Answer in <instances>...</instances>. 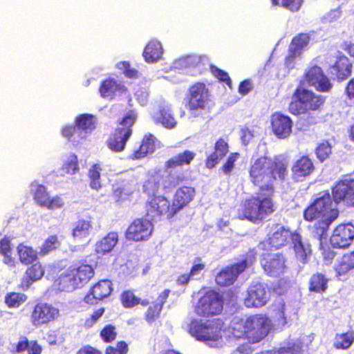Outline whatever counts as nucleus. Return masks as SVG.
<instances>
[{"label": "nucleus", "instance_id": "nucleus-20", "mask_svg": "<svg viewBox=\"0 0 354 354\" xmlns=\"http://www.w3.org/2000/svg\"><path fill=\"white\" fill-rule=\"evenodd\" d=\"M270 127L277 138L285 139L292 133V120L288 115L277 111L270 116Z\"/></svg>", "mask_w": 354, "mask_h": 354}, {"label": "nucleus", "instance_id": "nucleus-28", "mask_svg": "<svg viewBox=\"0 0 354 354\" xmlns=\"http://www.w3.org/2000/svg\"><path fill=\"white\" fill-rule=\"evenodd\" d=\"M93 230V218L91 216H87L79 218L74 223L71 234L75 241L83 242L89 239Z\"/></svg>", "mask_w": 354, "mask_h": 354}, {"label": "nucleus", "instance_id": "nucleus-12", "mask_svg": "<svg viewBox=\"0 0 354 354\" xmlns=\"http://www.w3.org/2000/svg\"><path fill=\"white\" fill-rule=\"evenodd\" d=\"M145 216L151 221L160 219L165 216L171 219L176 214L170 201L163 196H151L145 202Z\"/></svg>", "mask_w": 354, "mask_h": 354}, {"label": "nucleus", "instance_id": "nucleus-63", "mask_svg": "<svg viewBox=\"0 0 354 354\" xmlns=\"http://www.w3.org/2000/svg\"><path fill=\"white\" fill-rule=\"evenodd\" d=\"M344 94L346 99L354 100V77L351 78L346 83L344 88Z\"/></svg>", "mask_w": 354, "mask_h": 354}, {"label": "nucleus", "instance_id": "nucleus-49", "mask_svg": "<svg viewBox=\"0 0 354 354\" xmlns=\"http://www.w3.org/2000/svg\"><path fill=\"white\" fill-rule=\"evenodd\" d=\"M315 153L317 159L322 162L328 159L331 154L332 145L328 140H324L317 145Z\"/></svg>", "mask_w": 354, "mask_h": 354}, {"label": "nucleus", "instance_id": "nucleus-10", "mask_svg": "<svg viewBox=\"0 0 354 354\" xmlns=\"http://www.w3.org/2000/svg\"><path fill=\"white\" fill-rule=\"evenodd\" d=\"M223 310L222 295L214 290H208L198 299L194 313L201 317H209L220 315Z\"/></svg>", "mask_w": 354, "mask_h": 354}, {"label": "nucleus", "instance_id": "nucleus-53", "mask_svg": "<svg viewBox=\"0 0 354 354\" xmlns=\"http://www.w3.org/2000/svg\"><path fill=\"white\" fill-rule=\"evenodd\" d=\"M240 158L239 152H232L227 156L225 162L222 165L220 170L225 175L230 176L234 168L236 161Z\"/></svg>", "mask_w": 354, "mask_h": 354}, {"label": "nucleus", "instance_id": "nucleus-40", "mask_svg": "<svg viewBox=\"0 0 354 354\" xmlns=\"http://www.w3.org/2000/svg\"><path fill=\"white\" fill-rule=\"evenodd\" d=\"M75 122L86 137L87 133H91L96 127L95 116L88 113H82L77 116Z\"/></svg>", "mask_w": 354, "mask_h": 354}, {"label": "nucleus", "instance_id": "nucleus-29", "mask_svg": "<svg viewBox=\"0 0 354 354\" xmlns=\"http://www.w3.org/2000/svg\"><path fill=\"white\" fill-rule=\"evenodd\" d=\"M170 293L169 289H165L158 296L157 299L151 303L145 313V319L149 324H152L160 317L164 304L167 302Z\"/></svg>", "mask_w": 354, "mask_h": 354}, {"label": "nucleus", "instance_id": "nucleus-14", "mask_svg": "<svg viewBox=\"0 0 354 354\" xmlns=\"http://www.w3.org/2000/svg\"><path fill=\"white\" fill-rule=\"evenodd\" d=\"M153 231V224L151 220L146 218H137L129 225L124 234L129 241L141 242L149 240Z\"/></svg>", "mask_w": 354, "mask_h": 354}, {"label": "nucleus", "instance_id": "nucleus-13", "mask_svg": "<svg viewBox=\"0 0 354 354\" xmlns=\"http://www.w3.org/2000/svg\"><path fill=\"white\" fill-rule=\"evenodd\" d=\"M59 316V310L53 304L39 301L36 303L30 313L29 320L36 327L48 326Z\"/></svg>", "mask_w": 354, "mask_h": 354}, {"label": "nucleus", "instance_id": "nucleus-51", "mask_svg": "<svg viewBox=\"0 0 354 354\" xmlns=\"http://www.w3.org/2000/svg\"><path fill=\"white\" fill-rule=\"evenodd\" d=\"M310 41V35L308 33H299L295 36L290 43V47L301 53L302 49L307 46Z\"/></svg>", "mask_w": 354, "mask_h": 354}, {"label": "nucleus", "instance_id": "nucleus-25", "mask_svg": "<svg viewBox=\"0 0 354 354\" xmlns=\"http://www.w3.org/2000/svg\"><path fill=\"white\" fill-rule=\"evenodd\" d=\"M156 137L152 133L145 134L140 140L139 147L128 156V159L140 160L153 153L156 150Z\"/></svg>", "mask_w": 354, "mask_h": 354}, {"label": "nucleus", "instance_id": "nucleus-32", "mask_svg": "<svg viewBox=\"0 0 354 354\" xmlns=\"http://www.w3.org/2000/svg\"><path fill=\"white\" fill-rule=\"evenodd\" d=\"M196 157V153L186 149L168 159L164 165L166 170L189 165Z\"/></svg>", "mask_w": 354, "mask_h": 354}, {"label": "nucleus", "instance_id": "nucleus-42", "mask_svg": "<svg viewBox=\"0 0 354 354\" xmlns=\"http://www.w3.org/2000/svg\"><path fill=\"white\" fill-rule=\"evenodd\" d=\"M272 319L275 325L283 327L287 324V316L286 314V305L282 301L272 304Z\"/></svg>", "mask_w": 354, "mask_h": 354}, {"label": "nucleus", "instance_id": "nucleus-43", "mask_svg": "<svg viewBox=\"0 0 354 354\" xmlns=\"http://www.w3.org/2000/svg\"><path fill=\"white\" fill-rule=\"evenodd\" d=\"M17 249L19 260L22 263L28 265L37 260V252L32 247L20 243Z\"/></svg>", "mask_w": 354, "mask_h": 354}, {"label": "nucleus", "instance_id": "nucleus-22", "mask_svg": "<svg viewBox=\"0 0 354 354\" xmlns=\"http://www.w3.org/2000/svg\"><path fill=\"white\" fill-rule=\"evenodd\" d=\"M333 268L337 280H348L351 276L352 270H354V250L343 254Z\"/></svg>", "mask_w": 354, "mask_h": 354}, {"label": "nucleus", "instance_id": "nucleus-6", "mask_svg": "<svg viewBox=\"0 0 354 354\" xmlns=\"http://www.w3.org/2000/svg\"><path fill=\"white\" fill-rule=\"evenodd\" d=\"M137 120L134 110L128 111L117 122V127L106 141L108 148L113 152H122L133 135V128Z\"/></svg>", "mask_w": 354, "mask_h": 354}, {"label": "nucleus", "instance_id": "nucleus-47", "mask_svg": "<svg viewBox=\"0 0 354 354\" xmlns=\"http://www.w3.org/2000/svg\"><path fill=\"white\" fill-rule=\"evenodd\" d=\"M61 241L57 235L53 234L48 236L39 248V254L41 256L46 255L50 252L56 250L59 248Z\"/></svg>", "mask_w": 354, "mask_h": 354}, {"label": "nucleus", "instance_id": "nucleus-4", "mask_svg": "<svg viewBox=\"0 0 354 354\" xmlns=\"http://www.w3.org/2000/svg\"><path fill=\"white\" fill-rule=\"evenodd\" d=\"M94 274L91 265L86 261H75L59 270L54 286L60 291L72 292L86 285Z\"/></svg>", "mask_w": 354, "mask_h": 354}, {"label": "nucleus", "instance_id": "nucleus-59", "mask_svg": "<svg viewBox=\"0 0 354 354\" xmlns=\"http://www.w3.org/2000/svg\"><path fill=\"white\" fill-rule=\"evenodd\" d=\"M206 268V264L204 261L201 260V258H196L193 265L192 266L189 273L192 276V277L201 274L202 271H203Z\"/></svg>", "mask_w": 354, "mask_h": 354}, {"label": "nucleus", "instance_id": "nucleus-57", "mask_svg": "<svg viewBox=\"0 0 354 354\" xmlns=\"http://www.w3.org/2000/svg\"><path fill=\"white\" fill-rule=\"evenodd\" d=\"M212 73L221 82L226 84L230 88H232V80L227 72L220 69L216 66L211 68Z\"/></svg>", "mask_w": 354, "mask_h": 354}, {"label": "nucleus", "instance_id": "nucleus-8", "mask_svg": "<svg viewBox=\"0 0 354 354\" xmlns=\"http://www.w3.org/2000/svg\"><path fill=\"white\" fill-rule=\"evenodd\" d=\"M223 322L221 319L203 322L194 319L188 326V332L197 340L209 344H216L223 337Z\"/></svg>", "mask_w": 354, "mask_h": 354}, {"label": "nucleus", "instance_id": "nucleus-24", "mask_svg": "<svg viewBox=\"0 0 354 354\" xmlns=\"http://www.w3.org/2000/svg\"><path fill=\"white\" fill-rule=\"evenodd\" d=\"M229 152L227 140L224 138H218L214 142L213 151L205 160V166L209 169L214 168Z\"/></svg>", "mask_w": 354, "mask_h": 354}, {"label": "nucleus", "instance_id": "nucleus-36", "mask_svg": "<svg viewBox=\"0 0 354 354\" xmlns=\"http://www.w3.org/2000/svg\"><path fill=\"white\" fill-rule=\"evenodd\" d=\"M17 353L26 352V354H41L42 346L36 339H28L26 336H21L15 346Z\"/></svg>", "mask_w": 354, "mask_h": 354}, {"label": "nucleus", "instance_id": "nucleus-41", "mask_svg": "<svg viewBox=\"0 0 354 354\" xmlns=\"http://www.w3.org/2000/svg\"><path fill=\"white\" fill-rule=\"evenodd\" d=\"M354 342V331L348 330L345 333H336L333 346L338 350H345L353 344Z\"/></svg>", "mask_w": 354, "mask_h": 354}, {"label": "nucleus", "instance_id": "nucleus-46", "mask_svg": "<svg viewBox=\"0 0 354 354\" xmlns=\"http://www.w3.org/2000/svg\"><path fill=\"white\" fill-rule=\"evenodd\" d=\"M102 167L100 164H94L88 171L89 186L91 189L98 191L101 189L100 172Z\"/></svg>", "mask_w": 354, "mask_h": 354}, {"label": "nucleus", "instance_id": "nucleus-9", "mask_svg": "<svg viewBox=\"0 0 354 354\" xmlns=\"http://www.w3.org/2000/svg\"><path fill=\"white\" fill-rule=\"evenodd\" d=\"M255 260L256 253L253 250L249 251L240 261L225 267L216 275V284L221 287L232 285L237 280L239 274L243 272Z\"/></svg>", "mask_w": 354, "mask_h": 354}, {"label": "nucleus", "instance_id": "nucleus-58", "mask_svg": "<svg viewBox=\"0 0 354 354\" xmlns=\"http://www.w3.org/2000/svg\"><path fill=\"white\" fill-rule=\"evenodd\" d=\"M104 308H100L93 311L90 317L85 319L84 326L85 328H91L104 313Z\"/></svg>", "mask_w": 354, "mask_h": 354}, {"label": "nucleus", "instance_id": "nucleus-45", "mask_svg": "<svg viewBox=\"0 0 354 354\" xmlns=\"http://www.w3.org/2000/svg\"><path fill=\"white\" fill-rule=\"evenodd\" d=\"M28 299V296L21 292H10L4 298L6 305L9 308H17Z\"/></svg>", "mask_w": 354, "mask_h": 354}, {"label": "nucleus", "instance_id": "nucleus-7", "mask_svg": "<svg viewBox=\"0 0 354 354\" xmlns=\"http://www.w3.org/2000/svg\"><path fill=\"white\" fill-rule=\"evenodd\" d=\"M184 100L185 106L192 117H202L204 113L209 112V88L204 82H196L189 86Z\"/></svg>", "mask_w": 354, "mask_h": 354}, {"label": "nucleus", "instance_id": "nucleus-60", "mask_svg": "<svg viewBox=\"0 0 354 354\" xmlns=\"http://www.w3.org/2000/svg\"><path fill=\"white\" fill-rule=\"evenodd\" d=\"M321 251L324 261L326 263H332L336 256V252L328 245L322 246Z\"/></svg>", "mask_w": 354, "mask_h": 354}, {"label": "nucleus", "instance_id": "nucleus-16", "mask_svg": "<svg viewBox=\"0 0 354 354\" xmlns=\"http://www.w3.org/2000/svg\"><path fill=\"white\" fill-rule=\"evenodd\" d=\"M261 265L264 272L272 277H280L287 269L286 258L282 252L263 254Z\"/></svg>", "mask_w": 354, "mask_h": 354}, {"label": "nucleus", "instance_id": "nucleus-37", "mask_svg": "<svg viewBox=\"0 0 354 354\" xmlns=\"http://www.w3.org/2000/svg\"><path fill=\"white\" fill-rule=\"evenodd\" d=\"M118 241L116 232H109L104 237L95 243V250L97 254L104 255L111 252Z\"/></svg>", "mask_w": 354, "mask_h": 354}, {"label": "nucleus", "instance_id": "nucleus-15", "mask_svg": "<svg viewBox=\"0 0 354 354\" xmlns=\"http://www.w3.org/2000/svg\"><path fill=\"white\" fill-rule=\"evenodd\" d=\"M304 79L309 86L313 87L320 93H329L333 87V83L324 70L317 65L307 68L304 74Z\"/></svg>", "mask_w": 354, "mask_h": 354}, {"label": "nucleus", "instance_id": "nucleus-56", "mask_svg": "<svg viewBox=\"0 0 354 354\" xmlns=\"http://www.w3.org/2000/svg\"><path fill=\"white\" fill-rule=\"evenodd\" d=\"M129 346L127 343L121 340L117 342L115 346H108L105 349V354H127Z\"/></svg>", "mask_w": 354, "mask_h": 354}, {"label": "nucleus", "instance_id": "nucleus-38", "mask_svg": "<svg viewBox=\"0 0 354 354\" xmlns=\"http://www.w3.org/2000/svg\"><path fill=\"white\" fill-rule=\"evenodd\" d=\"M120 299L122 306L125 308H132L138 304L145 307L149 306L150 303L149 299H141L130 290L123 291L120 295Z\"/></svg>", "mask_w": 354, "mask_h": 354}, {"label": "nucleus", "instance_id": "nucleus-48", "mask_svg": "<svg viewBox=\"0 0 354 354\" xmlns=\"http://www.w3.org/2000/svg\"><path fill=\"white\" fill-rule=\"evenodd\" d=\"M303 351L302 342L297 339L281 346L277 351V354H303Z\"/></svg>", "mask_w": 354, "mask_h": 354}, {"label": "nucleus", "instance_id": "nucleus-39", "mask_svg": "<svg viewBox=\"0 0 354 354\" xmlns=\"http://www.w3.org/2000/svg\"><path fill=\"white\" fill-rule=\"evenodd\" d=\"M162 53L161 44L157 40H150L143 51V57L146 62L153 63L158 61Z\"/></svg>", "mask_w": 354, "mask_h": 354}, {"label": "nucleus", "instance_id": "nucleus-26", "mask_svg": "<svg viewBox=\"0 0 354 354\" xmlns=\"http://www.w3.org/2000/svg\"><path fill=\"white\" fill-rule=\"evenodd\" d=\"M196 194L195 188L192 186L183 185L178 188L172 199L174 212H179L191 203Z\"/></svg>", "mask_w": 354, "mask_h": 354}, {"label": "nucleus", "instance_id": "nucleus-33", "mask_svg": "<svg viewBox=\"0 0 354 354\" xmlns=\"http://www.w3.org/2000/svg\"><path fill=\"white\" fill-rule=\"evenodd\" d=\"M44 274L41 265L39 263H34L26 271L25 277L21 279L18 288L23 290L28 289L31 283L39 279Z\"/></svg>", "mask_w": 354, "mask_h": 354}, {"label": "nucleus", "instance_id": "nucleus-5", "mask_svg": "<svg viewBox=\"0 0 354 354\" xmlns=\"http://www.w3.org/2000/svg\"><path fill=\"white\" fill-rule=\"evenodd\" d=\"M326 100V97L324 95L299 86L292 93L288 111L295 115L307 114L311 111H319L322 109Z\"/></svg>", "mask_w": 354, "mask_h": 354}, {"label": "nucleus", "instance_id": "nucleus-31", "mask_svg": "<svg viewBox=\"0 0 354 354\" xmlns=\"http://www.w3.org/2000/svg\"><path fill=\"white\" fill-rule=\"evenodd\" d=\"M152 119L156 124H161L169 129H173L176 125V121L171 107L167 105L159 106L158 109L153 113Z\"/></svg>", "mask_w": 354, "mask_h": 354}, {"label": "nucleus", "instance_id": "nucleus-50", "mask_svg": "<svg viewBox=\"0 0 354 354\" xmlns=\"http://www.w3.org/2000/svg\"><path fill=\"white\" fill-rule=\"evenodd\" d=\"M274 6L282 7L291 12H297L302 6L304 0H271Z\"/></svg>", "mask_w": 354, "mask_h": 354}, {"label": "nucleus", "instance_id": "nucleus-55", "mask_svg": "<svg viewBox=\"0 0 354 354\" xmlns=\"http://www.w3.org/2000/svg\"><path fill=\"white\" fill-rule=\"evenodd\" d=\"M159 177L157 173L151 174L143 184L144 192H157L159 189Z\"/></svg>", "mask_w": 354, "mask_h": 354}, {"label": "nucleus", "instance_id": "nucleus-64", "mask_svg": "<svg viewBox=\"0 0 354 354\" xmlns=\"http://www.w3.org/2000/svg\"><path fill=\"white\" fill-rule=\"evenodd\" d=\"M75 354H102L97 348L86 344L80 348Z\"/></svg>", "mask_w": 354, "mask_h": 354}, {"label": "nucleus", "instance_id": "nucleus-17", "mask_svg": "<svg viewBox=\"0 0 354 354\" xmlns=\"http://www.w3.org/2000/svg\"><path fill=\"white\" fill-rule=\"evenodd\" d=\"M354 239V225L351 223L339 224L333 230L330 243L333 248H348Z\"/></svg>", "mask_w": 354, "mask_h": 354}, {"label": "nucleus", "instance_id": "nucleus-44", "mask_svg": "<svg viewBox=\"0 0 354 354\" xmlns=\"http://www.w3.org/2000/svg\"><path fill=\"white\" fill-rule=\"evenodd\" d=\"M62 135L68 140L71 142H79L85 138L84 133H82L77 124L73 125H66L61 130Z\"/></svg>", "mask_w": 354, "mask_h": 354}, {"label": "nucleus", "instance_id": "nucleus-27", "mask_svg": "<svg viewBox=\"0 0 354 354\" xmlns=\"http://www.w3.org/2000/svg\"><path fill=\"white\" fill-rule=\"evenodd\" d=\"M99 92L101 97L113 100L117 95L126 93L127 88L121 82H118V81L113 78L108 77L100 83Z\"/></svg>", "mask_w": 354, "mask_h": 354}, {"label": "nucleus", "instance_id": "nucleus-35", "mask_svg": "<svg viewBox=\"0 0 354 354\" xmlns=\"http://www.w3.org/2000/svg\"><path fill=\"white\" fill-rule=\"evenodd\" d=\"M329 278L324 274L316 272L311 274L308 280V291L323 294L328 288Z\"/></svg>", "mask_w": 354, "mask_h": 354}, {"label": "nucleus", "instance_id": "nucleus-21", "mask_svg": "<svg viewBox=\"0 0 354 354\" xmlns=\"http://www.w3.org/2000/svg\"><path fill=\"white\" fill-rule=\"evenodd\" d=\"M33 198L41 207L49 209H56L64 206V203L59 196L50 197L47 187L44 185H37L33 192Z\"/></svg>", "mask_w": 354, "mask_h": 354}, {"label": "nucleus", "instance_id": "nucleus-34", "mask_svg": "<svg viewBox=\"0 0 354 354\" xmlns=\"http://www.w3.org/2000/svg\"><path fill=\"white\" fill-rule=\"evenodd\" d=\"M295 255L303 263L307 262L308 257L311 254L310 245L302 241L299 233L293 232V236L291 241Z\"/></svg>", "mask_w": 354, "mask_h": 354}, {"label": "nucleus", "instance_id": "nucleus-2", "mask_svg": "<svg viewBox=\"0 0 354 354\" xmlns=\"http://www.w3.org/2000/svg\"><path fill=\"white\" fill-rule=\"evenodd\" d=\"M354 208V176H344L335 181L328 190L319 192L318 196L304 209V218L317 221L315 232L321 240L327 234L330 225L339 216V211L333 203Z\"/></svg>", "mask_w": 354, "mask_h": 354}, {"label": "nucleus", "instance_id": "nucleus-3", "mask_svg": "<svg viewBox=\"0 0 354 354\" xmlns=\"http://www.w3.org/2000/svg\"><path fill=\"white\" fill-rule=\"evenodd\" d=\"M231 336L236 340H245L253 344L260 342L269 333L270 319L261 313L253 314L245 317H234L230 324Z\"/></svg>", "mask_w": 354, "mask_h": 354}, {"label": "nucleus", "instance_id": "nucleus-62", "mask_svg": "<svg viewBox=\"0 0 354 354\" xmlns=\"http://www.w3.org/2000/svg\"><path fill=\"white\" fill-rule=\"evenodd\" d=\"M254 138L253 131L248 127L244 126L241 129V139L243 145H248Z\"/></svg>", "mask_w": 354, "mask_h": 354}, {"label": "nucleus", "instance_id": "nucleus-52", "mask_svg": "<svg viewBox=\"0 0 354 354\" xmlns=\"http://www.w3.org/2000/svg\"><path fill=\"white\" fill-rule=\"evenodd\" d=\"M62 169L64 174H75L79 170L77 157L75 153L69 155L64 161Z\"/></svg>", "mask_w": 354, "mask_h": 354}, {"label": "nucleus", "instance_id": "nucleus-11", "mask_svg": "<svg viewBox=\"0 0 354 354\" xmlns=\"http://www.w3.org/2000/svg\"><path fill=\"white\" fill-rule=\"evenodd\" d=\"M266 238L260 242L263 250H278L286 246L292 241L293 232L279 223H272L267 225Z\"/></svg>", "mask_w": 354, "mask_h": 354}, {"label": "nucleus", "instance_id": "nucleus-61", "mask_svg": "<svg viewBox=\"0 0 354 354\" xmlns=\"http://www.w3.org/2000/svg\"><path fill=\"white\" fill-rule=\"evenodd\" d=\"M120 68L122 70L124 75L129 78H136L138 76V71L131 67L130 64L128 62H121L119 64Z\"/></svg>", "mask_w": 354, "mask_h": 354}, {"label": "nucleus", "instance_id": "nucleus-19", "mask_svg": "<svg viewBox=\"0 0 354 354\" xmlns=\"http://www.w3.org/2000/svg\"><path fill=\"white\" fill-rule=\"evenodd\" d=\"M269 300L266 287L261 283L251 284L248 290L243 304L247 308H260Z\"/></svg>", "mask_w": 354, "mask_h": 354}, {"label": "nucleus", "instance_id": "nucleus-1", "mask_svg": "<svg viewBox=\"0 0 354 354\" xmlns=\"http://www.w3.org/2000/svg\"><path fill=\"white\" fill-rule=\"evenodd\" d=\"M288 162L279 156H262L250 166V182L259 191V195L246 199L239 210V216L253 223L261 222L275 211L272 199L277 178L283 181L288 175Z\"/></svg>", "mask_w": 354, "mask_h": 354}, {"label": "nucleus", "instance_id": "nucleus-23", "mask_svg": "<svg viewBox=\"0 0 354 354\" xmlns=\"http://www.w3.org/2000/svg\"><path fill=\"white\" fill-rule=\"evenodd\" d=\"M112 290V283L110 280H100L90 289L84 297V301L88 304H95L109 296Z\"/></svg>", "mask_w": 354, "mask_h": 354}, {"label": "nucleus", "instance_id": "nucleus-54", "mask_svg": "<svg viewBox=\"0 0 354 354\" xmlns=\"http://www.w3.org/2000/svg\"><path fill=\"white\" fill-rule=\"evenodd\" d=\"M100 335L104 342H112L117 337L116 328L112 324H107L101 330Z\"/></svg>", "mask_w": 354, "mask_h": 354}, {"label": "nucleus", "instance_id": "nucleus-18", "mask_svg": "<svg viewBox=\"0 0 354 354\" xmlns=\"http://www.w3.org/2000/svg\"><path fill=\"white\" fill-rule=\"evenodd\" d=\"M315 170L313 160L304 154L297 158L291 166V177L295 182H302Z\"/></svg>", "mask_w": 354, "mask_h": 354}, {"label": "nucleus", "instance_id": "nucleus-30", "mask_svg": "<svg viewBox=\"0 0 354 354\" xmlns=\"http://www.w3.org/2000/svg\"><path fill=\"white\" fill-rule=\"evenodd\" d=\"M352 63L345 55L337 57L335 63L330 66V73L338 82L346 80L352 73Z\"/></svg>", "mask_w": 354, "mask_h": 354}]
</instances>
